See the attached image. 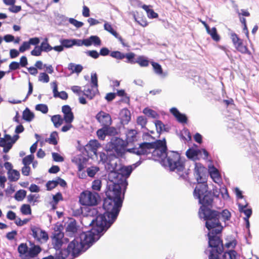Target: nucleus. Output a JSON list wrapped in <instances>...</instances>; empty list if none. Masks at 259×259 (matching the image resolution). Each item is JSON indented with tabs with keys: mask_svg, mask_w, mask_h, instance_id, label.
Returning <instances> with one entry per match:
<instances>
[{
	"mask_svg": "<svg viewBox=\"0 0 259 259\" xmlns=\"http://www.w3.org/2000/svg\"><path fill=\"white\" fill-rule=\"evenodd\" d=\"M121 191L118 185H109L106 192L107 197L103 203L104 213L99 214L97 209L93 208L89 210L88 215L82 219L84 223L88 221L89 225L92 226L89 231L95 239L98 240L116 220L122 206Z\"/></svg>",
	"mask_w": 259,
	"mask_h": 259,
	"instance_id": "f257e3e1",
	"label": "nucleus"
},
{
	"mask_svg": "<svg viewBox=\"0 0 259 259\" xmlns=\"http://www.w3.org/2000/svg\"><path fill=\"white\" fill-rule=\"evenodd\" d=\"M194 196L199 199V202L202 205L199 211V215L201 219L205 221V226L208 230V234L217 235L220 234L223 228L220 220L225 223L231 218V213L227 209L220 212L211 210L208 207L211 205L213 201L211 191L208 190L206 181L197 182V184L194 190Z\"/></svg>",
	"mask_w": 259,
	"mask_h": 259,
	"instance_id": "f03ea898",
	"label": "nucleus"
},
{
	"mask_svg": "<svg viewBox=\"0 0 259 259\" xmlns=\"http://www.w3.org/2000/svg\"><path fill=\"white\" fill-rule=\"evenodd\" d=\"M98 239L95 238L89 231L81 233L69 244L67 249L62 250L56 256L57 258L65 259L70 254L73 256L78 255L88 249Z\"/></svg>",
	"mask_w": 259,
	"mask_h": 259,
	"instance_id": "7ed1b4c3",
	"label": "nucleus"
},
{
	"mask_svg": "<svg viewBox=\"0 0 259 259\" xmlns=\"http://www.w3.org/2000/svg\"><path fill=\"white\" fill-rule=\"evenodd\" d=\"M166 145L165 139L157 140L153 143H144L138 148H133L128 150L138 155L151 154L154 160L160 161L162 165V160L166 157Z\"/></svg>",
	"mask_w": 259,
	"mask_h": 259,
	"instance_id": "20e7f679",
	"label": "nucleus"
},
{
	"mask_svg": "<svg viewBox=\"0 0 259 259\" xmlns=\"http://www.w3.org/2000/svg\"><path fill=\"white\" fill-rule=\"evenodd\" d=\"M137 167L136 164L128 166H122L119 169V172L111 170L109 174V180L112 183L110 185H118L120 190L125 191L127 185L126 179L128 178L133 170Z\"/></svg>",
	"mask_w": 259,
	"mask_h": 259,
	"instance_id": "39448f33",
	"label": "nucleus"
},
{
	"mask_svg": "<svg viewBox=\"0 0 259 259\" xmlns=\"http://www.w3.org/2000/svg\"><path fill=\"white\" fill-rule=\"evenodd\" d=\"M162 165L170 171L176 172L181 177H184L186 173L185 160L176 151L167 152L166 157L162 160Z\"/></svg>",
	"mask_w": 259,
	"mask_h": 259,
	"instance_id": "423d86ee",
	"label": "nucleus"
},
{
	"mask_svg": "<svg viewBox=\"0 0 259 259\" xmlns=\"http://www.w3.org/2000/svg\"><path fill=\"white\" fill-rule=\"evenodd\" d=\"M126 146L125 142L121 139L113 137L106 145V149L107 152H112L116 157H122L126 152L132 153L128 151L129 149L126 148Z\"/></svg>",
	"mask_w": 259,
	"mask_h": 259,
	"instance_id": "0eeeda50",
	"label": "nucleus"
},
{
	"mask_svg": "<svg viewBox=\"0 0 259 259\" xmlns=\"http://www.w3.org/2000/svg\"><path fill=\"white\" fill-rule=\"evenodd\" d=\"M208 236L209 239V247L211 248V249L209 250V255L208 259H218L217 253H220L222 251V241L217 235L208 234Z\"/></svg>",
	"mask_w": 259,
	"mask_h": 259,
	"instance_id": "6e6552de",
	"label": "nucleus"
},
{
	"mask_svg": "<svg viewBox=\"0 0 259 259\" xmlns=\"http://www.w3.org/2000/svg\"><path fill=\"white\" fill-rule=\"evenodd\" d=\"M62 226H56L53 232L52 244L56 249H59L63 243L68 241L67 239L64 238V233L62 231Z\"/></svg>",
	"mask_w": 259,
	"mask_h": 259,
	"instance_id": "1a4fd4ad",
	"label": "nucleus"
},
{
	"mask_svg": "<svg viewBox=\"0 0 259 259\" xmlns=\"http://www.w3.org/2000/svg\"><path fill=\"white\" fill-rule=\"evenodd\" d=\"M99 195L97 193L86 191L80 194L79 201L83 205L92 206L97 204Z\"/></svg>",
	"mask_w": 259,
	"mask_h": 259,
	"instance_id": "9d476101",
	"label": "nucleus"
},
{
	"mask_svg": "<svg viewBox=\"0 0 259 259\" xmlns=\"http://www.w3.org/2000/svg\"><path fill=\"white\" fill-rule=\"evenodd\" d=\"M31 231L33 237L39 242H46L49 239L48 233L38 227L32 226Z\"/></svg>",
	"mask_w": 259,
	"mask_h": 259,
	"instance_id": "9b49d317",
	"label": "nucleus"
},
{
	"mask_svg": "<svg viewBox=\"0 0 259 259\" xmlns=\"http://www.w3.org/2000/svg\"><path fill=\"white\" fill-rule=\"evenodd\" d=\"M96 119L102 126H109L112 122L110 115L103 111H101L97 114Z\"/></svg>",
	"mask_w": 259,
	"mask_h": 259,
	"instance_id": "f8f14e48",
	"label": "nucleus"
},
{
	"mask_svg": "<svg viewBox=\"0 0 259 259\" xmlns=\"http://www.w3.org/2000/svg\"><path fill=\"white\" fill-rule=\"evenodd\" d=\"M206 169L200 163H196L194 175L197 182H204L206 180Z\"/></svg>",
	"mask_w": 259,
	"mask_h": 259,
	"instance_id": "ddd939ff",
	"label": "nucleus"
},
{
	"mask_svg": "<svg viewBox=\"0 0 259 259\" xmlns=\"http://www.w3.org/2000/svg\"><path fill=\"white\" fill-rule=\"evenodd\" d=\"M62 111L64 114L63 120L66 123H71L74 119V115L70 107L64 105L62 107Z\"/></svg>",
	"mask_w": 259,
	"mask_h": 259,
	"instance_id": "4468645a",
	"label": "nucleus"
},
{
	"mask_svg": "<svg viewBox=\"0 0 259 259\" xmlns=\"http://www.w3.org/2000/svg\"><path fill=\"white\" fill-rule=\"evenodd\" d=\"M208 170L213 181L220 184L221 182V178L218 169L213 165H209L208 166Z\"/></svg>",
	"mask_w": 259,
	"mask_h": 259,
	"instance_id": "2eb2a0df",
	"label": "nucleus"
},
{
	"mask_svg": "<svg viewBox=\"0 0 259 259\" xmlns=\"http://www.w3.org/2000/svg\"><path fill=\"white\" fill-rule=\"evenodd\" d=\"M11 137L9 135H5L4 138H0V146L4 148L3 151L7 153L12 148Z\"/></svg>",
	"mask_w": 259,
	"mask_h": 259,
	"instance_id": "dca6fc26",
	"label": "nucleus"
},
{
	"mask_svg": "<svg viewBox=\"0 0 259 259\" xmlns=\"http://www.w3.org/2000/svg\"><path fill=\"white\" fill-rule=\"evenodd\" d=\"M98 92V89H96V87L94 88L93 86L87 84L84 87L83 93L88 99L92 100L94 98Z\"/></svg>",
	"mask_w": 259,
	"mask_h": 259,
	"instance_id": "f3484780",
	"label": "nucleus"
},
{
	"mask_svg": "<svg viewBox=\"0 0 259 259\" xmlns=\"http://www.w3.org/2000/svg\"><path fill=\"white\" fill-rule=\"evenodd\" d=\"M51 84L53 88V92L54 97L60 98L63 100H66L68 98V95L66 92L64 91L59 92L58 91L57 83L56 81L52 82Z\"/></svg>",
	"mask_w": 259,
	"mask_h": 259,
	"instance_id": "a211bd4d",
	"label": "nucleus"
},
{
	"mask_svg": "<svg viewBox=\"0 0 259 259\" xmlns=\"http://www.w3.org/2000/svg\"><path fill=\"white\" fill-rule=\"evenodd\" d=\"M170 113L176 118L177 120L181 123H186L187 120V117L184 114L181 113L175 107L170 109Z\"/></svg>",
	"mask_w": 259,
	"mask_h": 259,
	"instance_id": "6ab92c4d",
	"label": "nucleus"
},
{
	"mask_svg": "<svg viewBox=\"0 0 259 259\" xmlns=\"http://www.w3.org/2000/svg\"><path fill=\"white\" fill-rule=\"evenodd\" d=\"M126 145L133 143L138 140L137 132L135 130H128L126 133Z\"/></svg>",
	"mask_w": 259,
	"mask_h": 259,
	"instance_id": "aec40b11",
	"label": "nucleus"
},
{
	"mask_svg": "<svg viewBox=\"0 0 259 259\" xmlns=\"http://www.w3.org/2000/svg\"><path fill=\"white\" fill-rule=\"evenodd\" d=\"M121 122L122 124H127L131 120V113L127 109H122L120 113Z\"/></svg>",
	"mask_w": 259,
	"mask_h": 259,
	"instance_id": "412c9836",
	"label": "nucleus"
},
{
	"mask_svg": "<svg viewBox=\"0 0 259 259\" xmlns=\"http://www.w3.org/2000/svg\"><path fill=\"white\" fill-rule=\"evenodd\" d=\"M201 150L194 149H189L186 153L187 157L189 159L195 160L198 159V156L201 154Z\"/></svg>",
	"mask_w": 259,
	"mask_h": 259,
	"instance_id": "4be33fe9",
	"label": "nucleus"
},
{
	"mask_svg": "<svg viewBox=\"0 0 259 259\" xmlns=\"http://www.w3.org/2000/svg\"><path fill=\"white\" fill-rule=\"evenodd\" d=\"M87 147L94 153L96 156H97V151L99 148L101 147V144L96 140H91Z\"/></svg>",
	"mask_w": 259,
	"mask_h": 259,
	"instance_id": "5701e85b",
	"label": "nucleus"
},
{
	"mask_svg": "<svg viewBox=\"0 0 259 259\" xmlns=\"http://www.w3.org/2000/svg\"><path fill=\"white\" fill-rule=\"evenodd\" d=\"M151 7L152 6L150 5L147 6L146 5H143L142 6V8L146 12L149 18L153 19L157 18L158 15L151 8Z\"/></svg>",
	"mask_w": 259,
	"mask_h": 259,
	"instance_id": "b1692460",
	"label": "nucleus"
},
{
	"mask_svg": "<svg viewBox=\"0 0 259 259\" xmlns=\"http://www.w3.org/2000/svg\"><path fill=\"white\" fill-rule=\"evenodd\" d=\"M85 40L88 41L87 44H89L86 45L87 47L90 46L92 45L95 46H99L101 45V40L100 38L96 35H92L88 38L85 39Z\"/></svg>",
	"mask_w": 259,
	"mask_h": 259,
	"instance_id": "393cba45",
	"label": "nucleus"
},
{
	"mask_svg": "<svg viewBox=\"0 0 259 259\" xmlns=\"http://www.w3.org/2000/svg\"><path fill=\"white\" fill-rule=\"evenodd\" d=\"M66 233L69 236H72L77 231L76 223L74 221L70 222L67 226Z\"/></svg>",
	"mask_w": 259,
	"mask_h": 259,
	"instance_id": "a878e982",
	"label": "nucleus"
},
{
	"mask_svg": "<svg viewBox=\"0 0 259 259\" xmlns=\"http://www.w3.org/2000/svg\"><path fill=\"white\" fill-rule=\"evenodd\" d=\"M8 177L11 182L17 181L19 179L20 173L17 170L12 169L10 171H8Z\"/></svg>",
	"mask_w": 259,
	"mask_h": 259,
	"instance_id": "bb28decb",
	"label": "nucleus"
},
{
	"mask_svg": "<svg viewBox=\"0 0 259 259\" xmlns=\"http://www.w3.org/2000/svg\"><path fill=\"white\" fill-rule=\"evenodd\" d=\"M208 34L211 37L212 39L215 41H219L220 40V36L217 33V30L215 27L210 28L209 27L206 30Z\"/></svg>",
	"mask_w": 259,
	"mask_h": 259,
	"instance_id": "cd10ccee",
	"label": "nucleus"
},
{
	"mask_svg": "<svg viewBox=\"0 0 259 259\" xmlns=\"http://www.w3.org/2000/svg\"><path fill=\"white\" fill-rule=\"evenodd\" d=\"M151 65L153 66L154 72L158 75H160L162 77H165L166 75V73H164L163 72V70L162 67L160 64L157 63H155L154 62H151Z\"/></svg>",
	"mask_w": 259,
	"mask_h": 259,
	"instance_id": "c85d7f7f",
	"label": "nucleus"
},
{
	"mask_svg": "<svg viewBox=\"0 0 259 259\" xmlns=\"http://www.w3.org/2000/svg\"><path fill=\"white\" fill-rule=\"evenodd\" d=\"M235 47L237 51L242 54H247L249 55H251V53L248 50L247 47L243 45V40L241 41L239 43L237 44V45L235 46Z\"/></svg>",
	"mask_w": 259,
	"mask_h": 259,
	"instance_id": "c756f323",
	"label": "nucleus"
},
{
	"mask_svg": "<svg viewBox=\"0 0 259 259\" xmlns=\"http://www.w3.org/2000/svg\"><path fill=\"white\" fill-rule=\"evenodd\" d=\"M247 204L242 205L240 203L238 204V207L240 211L243 212L246 217L245 218L249 219L252 214V210L251 208L245 209L247 207Z\"/></svg>",
	"mask_w": 259,
	"mask_h": 259,
	"instance_id": "7c9ffc66",
	"label": "nucleus"
},
{
	"mask_svg": "<svg viewBox=\"0 0 259 259\" xmlns=\"http://www.w3.org/2000/svg\"><path fill=\"white\" fill-rule=\"evenodd\" d=\"M68 69L71 70L72 73H79L82 71L83 67L81 65L70 63L68 65Z\"/></svg>",
	"mask_w": 259,
	"mask_h": 259,
	"instance_id": "2f4dec72",
	"label": "nucleus"
},
{
	"mask_svg": "<svg viewBox=\"0 0 259 259\" xmlns=\"http://www.w3.org/2000/svg\"><path fill=\"white\" fill-rule=\"evenodd\" d=\"M51 120L56 127H58L62 125L64 121L63 118L60 115L53 116L52 117Z\"/></svg>",
	"mask_w": 259,
	"mask_h": 259,
	"instance_id": "473e14b6",
	"label": "nucleus"
},
{
	"mask_svg": "<svg viewBox=\"0 0 259 259\" xmlns=\"http://www.w3.org/2000/svg\"><path fill=\"white\" fill-rule=\"evenodd\" d=\"M42 52H48L53 50V47H51L48 42V38H45L41 42L40 46Z\"/></svg>",
	"mask_w": 259,
	"mask_h": 259,
	"instance_id": "72a5a7b5",
	"label": "nucleus"
},
{
	"mask_svg": "<svg viewBox=\"0 0 259 259\" xmlns=\"http://www.w3.org/2000/svg\"><path fill=\"white\" fill-rule=\"evenodd\" d=\"M149 61L144 56H139L136 60V63L139 64L141 67H147L149 65Z\"/></svg>",
	"mask_w": 259,
	"mask_h": 259,
	"instance_id": "f704fd0d",
	"label": "nucleus"
},
{
	"mask_svg": "<svg viewBox=\"0 0 259 259\" xmlns=\"http://www.w3.org/2000/svg\"><path fill=\"white\" fill-rule=\"evenodd\" d=\"M18 250L20 254L28 257L29 250L26 244L21 243L18 246Z\"/></svg>",
	"mask_w": 259,
	"mask_h": 259,
	"instance_id": "c9c22d12",
	"label": "nucleus"
},
{
	"mask_svg": "<svg viewBox=\"0 0 259 259\" xmlns=\"http://www.w3.org/2000/svg\"><path fill=\"white\" fill-rule=\"evenodd\" d=\"M40 251L41 249L39 246H34L33 247L29 248L28 257H34L37 255Z\"/></svg>",
	"mask_w": 259,
	"mask_h": 259,
	"instance_id": "e433bc0d",
	"label": "nucleus"
},
{
	"mask_svg": "<svg viewBox=\"0 0 259 259\" xmlns=\"http://www.w3.org/2000/svg\"><path fill=\"white\" fill-rule=\"evenodd\" d=\"M143 112L144 114H145L147 116L153 118H156L158 116V114L156 111H155L154 110H152L148 107L145 108L143 110Z\"/></svg>",
	"mask_w": 259,
	"mask_h": 259,
	"instance_id": "4c0bfd02",
	"label": "nucleus"
},
{
	"mask_svg": "<svg viewBox=\"0 0 259 259\" xmlns=\"http://www.w3.org/2000/svg\"><path fill=\"white\" fill-rule=\"evenodd\" d=\"M23 118L26 121H30L34 118V114L27 108L23 112Z\"/></svg>",
	"mask_w": 259,
	"mask_h": 259,
	"instance_id": "58836bf2",
	"label": "nucleus"
},
{
	"mask_svg": "<svg viewBox=\"0 0 259 259\" xmlns=\"http://www.w3.org/2000/svg\"><path fill=\"white\" fill-rule=\"evenodd\" d=\"M99 170V168L97 166H91L87 169V173L90 177H94L97 172Z\"/></svg>",
	"mask_w": 259,
	"mask_h": 259,
	"instance_id": "ea45409f",
	"label": "nucleus"
},
{
	"mask_svg": "<svg viewBox=\"0 0 259 259\" xmlns=\"http://www.w3.org/2000/svg\"><path fill=\"white\" fill-rule=\"evenodd\" d=\"M26 195V191L25 190H20L16 193L14 197L17 201H22L25 197Z\"/></svg>",
	"mask_w": 259,
	"mask_h": 259,
	"instance_id": "a19ab883",
	"label": "nucleus"
},
{
	"mask_svg": "<svg viewBox=\"0 0 259 259\" xmlns=\"http://www.w3.org/2000/svg\"><path fill=\"white\" fill-rule=\"evenodd\" d=\"M58 137V134L56 132H53L51 135L50 138L46 140L50 144L56 145L57 144V138Z\"/></svg>",
	"mask_w": 259,
	"mask_h": 259,
	"instance_id": "79ce46f5",
	"label": "nucleus"
},
{
	"mask_svg": "<svg viewBox=\"0 0 259 259\" xmlns=\"http://www.w3.org/2000/svg\"><path fill=\"white\" fill-rule=\"evenodd\" d=\"M60 41L63 48H69L73 47L72 39H62Z\"/></svg>",
	"mask_w": 259,
	"mask_h": 259,
	"instance_id": "37998d69",
	"label": "nucleus"
},
{
	"mask_svg": "<svg viewBox=\"0 0 259 259\" xmlns=\"http://www.w3.org/2000/svg\"><path fill=\"white\" fill-rule=\"evenodd\" d=\"M104 27L105 30L110 32L115 37L118 36V33L115 30H114L112 26L109 23L106 22L104 24Z\"/></svg>",
	"mask_w": 259,
	"mask_h": 259,
	"instance_id": "c03bdc74",
	"label": "nucleus"
},
{
	"mask_svg": "<svg viewBox=\"0 0 259 259\" xmlns=\"http://www.w3.org/2000/svg\"><path fill=\"white\" fill-rule=\"evenodd\" d=\"M102 182L101 180H94L92 183V188L93 190L99 191L101 190Z\"/></svg>",
	"mask_w": 259,
	"mask_h": 259,
	"instance_id": "a18cd8bd",
	"label": "nucleus"
},
{
	"mask_svg": "<svg viewBox=\"0 0 259 259\" xmlns=\"http://www.w3.org/2000/svg\"><path fill=\"white\" fill-rule=\"evenodd\" d=\"M135 54L133 53H129L126 54H124V58L127 59L126 62L131 63V64H135L136 63V60H135Z\"/></svg>",
	"mask_w": 259,
	"mask_h": 259,
	"instance_id": "49530a36",
	"label": "nucleus"
},
{
	"mask_svg": "<svg viewBox=\"0 0 259 259\" xmlns=\"http://www.w3.org/2000/svg\"><path fill=\"white\" fill-rule=\"evenodd\" d=\"M105 128L107 136H114L117 133L116 128L113 126H110V125L105 126Z\"/></svg>",
	"mask_w": 259,
	"mask_h": 259,
	"instance_id": "de8ad7c7",
	"label": "nucleus"
},
{
	"mask_svg": "<svg viewBox=\"0 0 259 259\" xmlns=\"http://www.w3.org/2000/svg\"><path fill=\"white\" fill-rule=\"evenodd\" d=\"M34 159V156L32 154L27 155L22 160V163L24 165L29 166Z\"/></svg>",
	"mask_w": 259,
	"mask_h": 259,
	"instance_id": "09e8293b",
	"label": "nucleus"
},
{
	"mask_svg": "<svg viewBox=\"0 0 259 259\" xmlns=\"http://www.w3.org/2000/svg\"><path fill=\"white\" fill-rule=\"evenodd\" d=\"M106 130L105 126H103L102 128L98 130L97 132V135L98 136V137L102 140H104L105 138V137L107 136V134L106 133Z\"/></svg>",
	"mask_w": 259,
	"mask_h": 259,
	"instance_id": "8fccbe9b",
	"label": "nucleus"
},
{
	"mask_svg": "<svg viewBox=\"0 0 259 259\" xmlns=\"http://www.w3.org/2000/svg\"><path fill=\"white\" fill-rule=\"evenodd\" d=\"M38 80L40 82L47 83L50 80L49 75L45 72L40 73L38 76Z\"/></svg>",
	"mask_w": 259,
	"mask_h": 259,
	"instance_id": "3c124183",
	"label": "nucleus"
},
{
	"mask_svg": "<svg viewBox=\"0 0 259 259\" xmlns=\"http://www.w3.org/2000/svg\"><path fill=\"white\" fill-rule=\"evenodd\" d=\"M110 56L117 59L121 60L124 58V54L119 51H113L110 53Z\"/></svg>",
	"mask_w": 259,
	"mask_h": 259,
	"instance_id": "603ef678",
	"label": "nucleus"
},
{
	"mask_svg": "<svg viewBox=\"0 0 259 259\" xmlns=\"http://www.w3.org/2000/svg\"><path fill=\"white\" fill-rule=\"evenodd\" d=\"M73 40V46H82V45H89L87 44L88 41L85 40V39L81 40L79 39H72Z\"/></svg>",
	"mask_w": 259,
	"mask_h": 259,
	"instance_id": "864d4df0",
	"label": "nucleus"
},
{
	"mask_svg": "<svg viewBox=\"0 0 259 259\" xmlns=\"http://www.w3.org/2000/svg\"><path fill=\"white\" fill-rule=\"evenodd\" d=\"M21 212L25 215L31 214V208L30 206L28 204H23L21 207Z\"/></svg>",
	"mask_w": 259,
	"mask_h": 259,
	"instance_id": "5fc2aeb1",
	"label": "nucleus"
},
{
	"mask_svg": "<svg viewBox=\"0 0 259 259\" xmlns=\"http://www.w3.org/2000/svg\"><path fill=\"white\" fill-rule=\"evenodd\" d=\"M35 109L43 113H47L48 111V106L46 104H38L35 106Z\"/></svg>",
	"mask_w": 259,
	"mask_h": 259,
	"instance_id": "6e6d98bb",
	"label": "nucleus"
},
{
	"mask_svg": "<svg viewBox=\"0 0 259 259\" xmlns=\"http://www.w3.org/2000/svg\"><path fill=\"white\" fill-rule=\"evenodd\" d=\"M68 21L77 28H80L83 25V23L82 22L78 21L74 18H69Z\"/></svg>",
	"mask_w": 259,
	"mask_h": 259,
	"instance_id": "4d7b16f0",
	"label": "nucleus"
},
{
	"mask_svg": "<svg viewBox=\"0 0 259 259\" xmlns=\"http://www.w3.org/2000/svg\"><path fill=\"white\" fill-rule=\"evenodd\" d=\"M91 84L90 85L93 86L94 88L98 89V78L97 75L96 73H92L91 74Z\"/></svg>",
	"mask_w": 259,
	"mask_h": 259,
	"instance_id": "13d9d810",
	"label": "nucleus"
},
{
	"mask_svg": "<svg viewBox=\"0 0 259 259\" xmlns=\"http://www.w3.org/2000/svg\"><path fill=\"white\" fill-rule=\"evenodd\" d=\"M137 122L138 125H141L142 127H144L147 123V119L144 116H139L137 118Z\"/></svg>",
	"mask_w": 259,
	"mask_h": 259,
	"instance_id": "bf43d9fd",
	"label": "nucleus"
},
{
	"mask_svg": "<svg viewBox=\"0 0 259 259\" xmlns=\"http://www.w3.org/2000/svg\"><path fill=\"white\" fill-rule=\"evenodd\" d=\"M42 50L40 46H36L34 49L31 51V54L34 56H39L41 54Z\"/></svg>",
	"mask_w": 259,
	"mask_h": 259,
	"instance_id": "052dcab7",
	"label": "nucleus"
},
{
	"mask_svg": "<svg viewBox=\"0 0 259 259\" xmlns=\"http://www.w3.org/2000/svg\"><path fill=\"white\" fill-rule=\"evenodd\" d=\"M30 47V43L28 41H24L22 45L19 48V52H24L26 50L29 49Z\"/></svg>",
	"mask_w": 259,
	"mask_h": 259,
	"instance_id": "680f3d73",
	"label": "nucleus"
},
{
	"mask_svg": "<svg viewBox=\"0 0 259 259\" xmlns=\"http://www.w3.org/2000/svg\"><path fill=\"white\" fill-rule=\"evenodd\" d=\"M155 124L158 133H160L163 131L164 125L161 121L156 120Z\"/></svg>",
	"mask_w": 259,
	"mask_h": 259,
	"instance_id": "e2e57ef3",
	"label": "nucleus"
},
{
	"mask_svg": "<svg viewBox=\"0 0 259 259\" xmlns=\"http://www.w3.org/2000/svg\"><path fill=\"white\" fill-rule=\"evenodd\" d=\"M231 37L234 46H236L237 44L239 43L242 40L239 38L238 35L235 33H231Z\"/></svg>",
	"mask_w": 259,
	"mask_h": 259,
	"instance_id": "0e129e2a",
	"label": "nucleus"
},
{
	"mask_svg": "<svg viewBox=\"0 0 259 259\" xmlns=\"http://www.w3.org/2000/svg\"><path fill=\"white\" fill-rule=\"evenodd\" d=\"M57 186V183L56 181H49L47 184L46 187L48 190H51Z\"/></svg>",
	"mask_w": 259,
	"mask_h": 259,
	"instance_id": "69168bd1",
	"label": "nucleus"
},
{
	"mask_svg": "<svg viewBox=\"0 0 259 259\" xmlns=\"http://www.w3.org/2000/svg\"><path fill=\"white\" fill-rule=\"evenodd\" d=\"M52 157L53 160L56 162H62L64 160L63 157L57 153H53Z\"/></svg>",
	"mask_w": 259,
	"mask_h": 259,
	"instance_id": "338daca9",
	"label": "nucleus"
},
{
	"mask_svg": "<svg viewBox=\"0 0 259 259\" xmlns=\"http://www.w3.org/2000/svg\"><path fill=\"white\" fill-rule=\"evenodd\" d=\"M71 90L74 93L76 94L78 96H80L81 95V94L82 93H83V91H82L81 88L79 86H77V85L72 86L71 88Z\"/></svg>",
	"mask_w": 259,
	"mask_h": 259,
	"instance_id": "774afa93",
	"label": "nucleus"
}]
</instances>
